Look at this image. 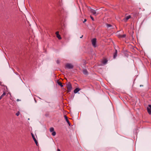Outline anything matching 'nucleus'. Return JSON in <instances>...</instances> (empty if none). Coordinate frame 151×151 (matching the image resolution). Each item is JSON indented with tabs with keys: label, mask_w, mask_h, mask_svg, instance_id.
Returning a JSON list of instances; mask_svg holds the SVG:
<instances>
[{
	"label": "nucleus",
	"mask_w": 151,
	"mask_h": 151,
	"mask_svg": "<svg viewBox=\"0 0 151 151\" xmlns=\"http://www.w3.org/2000/svg\"><path fill=\"white\" fill-rule=\"evenodd\" d=\"M67 88L68 89V92H70L72 89V87L71 86V85L70 83L69 82L67 84Z\"/></svg>",
	"instance_id": "obj_1"
},
{
	"label": "nucleus",
	"mask_w": 151,
	"mask_h": 151,
	"mask_svg": "<svg viewBox=\"0 0 151 151\" xmlns=\"http://www.w3.org/2000/svg\"><path fill=\"white\" fill-rule=\"evenodd\" d=\"M96 38H93L91 40L92 44L93 46L95 47H96Z\"/></svg>",
	"instance_id": "obj_2"
},
{
	"label": "nucleus",
	"mask_w": 151,
	"mask_h": 151,
	"mask_svg": "<svg viewBox=\"0 0 151 151\" xmlns=\"http://www.w3.org/2000/svg\"><path fill=\"white\" fill-rule=\"evenodd\" d=\"M90 12L93 14V15L95 16H96L98 14V13H97L96 10H94L92 9H90Z\"/></svg>",
	"instance_id": "obj_3"
},
{
	"label": "nucleus",
	"mask_w": 151,
	"mask_h": 151,
	"mask_svg": "<svg viewBox=\"0 0 151 151\" xmlns=\"http://www.w3.org/2000/svg\"><path fill=\"white\" fill-rule=\"evenodd\" d=\"M65 67L68 69H72L73 68V65L70 63H67L65 65Z\"/></svg>",
	"instance_id": "obj_4"
},
{
	"label": "nucleus",
	"mask_w": 151,
	"mask_h": 151,
	"mask_svg": "<svg viewBox=\"0 0 151 151\" xmlns=\"http://www.w3.org/2000/svg\"><path fill=\"white\" fill-rule=\"evenodd\" d=\"M131 18V16L130 15H128L124 17L123 20V21L125 22H127V20Z\"/></svg>",
	"instance_id": "obj_5"
},
{
	"label": "nucleus",
	"mask_w": 151,
	"mask_h": 151,
	"mask_svg": "<svg viewBox=\"0 0 151 151\" xmlns=\"http://www.w3.org/2000/svg\"><path fill=\"white\" fill-rule=\"evenodd\" d=\"M147 110L148 112L150 114H151V105H149L147 107Z\"/></svg>",
	"instance_id": "obj_6"
},
{
	"label": "nucleus",
	"mask_w": 151,
	"mask_h": 151,
	"mask_svg": "<svg viewBox=\"0 0 151 151\" xmlns=\"http://www.w3.org/2000/svg\"><path fill=\"white\" fill-rule=\"evenodd\" d=\"M132 14H133V15L134 17H137L139 15V12L136 11L134 12Z\"/></svg>",
	"instance_id": "obj_7"
},
{
	"label": "nucleus",
	"mask_w": 151,
	"mask_h": 151,
	"mask_svg": "<svg viewBox=\"0 0 151 151\" xmlns=\"http://www.w3.org/2000/svg\"><path fill=\"white\" fill-rule=\"evenodd\" d=\"M55 34L56 35L57 37L59 40H60L61 39V37L60 36V35L59 34V32L58 31H57L56 32Z\"/></svg>",
	"instance_id": "obj_8"
},
{
	"label": "nucleus",
	"mask_w": 151,
	"mask_h": 151,
	"mask_svg": "<svg viewBox=\"0 0 151 151\" xmlns=\"http://www.w3.org/2000/svg\"><path fill=\"white\" fill-rule=\"evenodd\" d=\"M64 117H65V120H66V121L67 122V123H68V124L69 126H70V123L69 120H68V117L66 115H65L64 116Z\"/></svg>",
	"instance_id": "obj_9"
},
{
	"label": "nucleus",
	"mask_w": 151,
	"mask_h": 151,
	"mask_svg": "<svg viewBox=\"0 0 151 151\" xmlns=\"http://www.w3.org/2000/svg\"><path fill=\"white\" fill-rule=\"evenodd\" d=\"M80 89L79 88H76L74 90V93H76L78 92L80 90Z\"/></svg>",
	"instance_id": "obj_10"
},
{
	"label": "nucleus",
	"mask_w": 151,
	"mask_h": 151,
	"mask_svg": "<svg viewBox=\"0 0 151 151\" xmlns=\"http://www.w3.org/2000/svg\"><path fill=\"white\" fill-rule=\"evenodd\" d=\"M32 137L35 143H36V144L37 145V143H38L37 141L35 138L34 137V136L33 135V134H32Z\"/></svg>",
	"instance_id": "obj_11"
},
{
	"label": "nucleus",
	"mask_w": 151,
	"mask_h": 151,
	"mask_svg": "<svg viewBox=\"0 0 151 151\" xmlns=\"http://www.w3.org/2000/svg\"><path fill=\"white\" fill-rule=\"evenodd\" d=\"M83 73L85 75H87L88 73V72L86 69H84L83 71Z\"/></svg>",
	"instance_id": "obj_12"
},
{
	"label": "nucleus",
	"mask_w": 151,
	"mask_h": 151,
	"mask_svg": "<svg viewBox=\"0 0 151 151\" xmlns=\"http://www.w3.org/2000/svg\"><path fill=\"white\" fill-rule=\"evenodd\" d=\"M107 62V60L106 59H104L103 61V63L104 64H105Z\"/></svg>",
	"instance_id": "obj_13"
},
{
	"label": "nucleus",
	"mask_w": 151,
	"mask_h": 151,
	"mask_svg": "<svg viewBox=\"0 0 151 151\" xmlns=\"http://www.w3.org/2000/svg\"><path fill=\"white\" fill-rule=\"evenodd\" d=\"M117 51L116 50H115V52L114 54V58H115L117 56Z\"/></svg>",
	"instance_id": "obj_14"
},
{
	"label": "nucleus",
	"mask_w": 151,
	"mask_h": 151,
	"mask_svg": "<svg viewBox=\"0 0 151 151\" xmlns=\"http://www.w3.org/2000/svg\"><path fill=\"white\" fill-rule=\"evenodd\" d=\"M57 83L58 84V85H59V86H60L61 87H62L63 86V85L62 83L61 82H60L59 81H58Z\"/></svg>",
	"instance_id": "obj_15"
},
{
	"label": "nucleus",
	"mask_w": 151,
	"mask_h": 151,
	"mask_svg": "<svg viewBox=\"0 0 151 151\" xmlns=\"http://www.w3.org/2000/svg\"><path fill=\"white\" fill-rule=\"evenodd\" d=\"M50 130L51 132H53V131H54V129L53 127H51L50 128Z\"/></svg>",
	"instance_id": "obj_16"
},
{
	"label": "nucleus",
	"mask_w": 151,
	"mask_h": 151,
	"mask_svg": "<svg viewBox=\"0 0 151 151\" xmlns=\"http://www.w3.org/2000/svg\"><path fill=\"white\" fill-rule=\"evenodd\" d=\"M5 95H6V93L5 92H4L3 93V94L0 96V97L1 99L2 98V97H3V96H5Z\"/></svg>",
	"instance_id": "obj_17"
},
{
	"label": "nucleus",
	"mask_w": 151,
	"mask_h": 151,
	"mask_svg": "<svg viewBox=\"0 0 151 151\" xmlns=\"http://www.w3.org/2000/svg\"><path fill=\"white\" fill-rule=\"evenodd\" d=\"M56 134V133L55 131H53V132H52V135L53 136H55V135Z\"/></svg>",
	"instance_id": "obj_18"
},
{
	"label": "nucleus",
	"mask_w": 151,
	"mask_h": 151,
	"mask_svg": "<svg viewBox=\"0 0 151 151\" xmlns=\"http://www.w3.org/2000/svg\"><path fill=\"white\" fill-rule=\"evenodd\" d=\"M125 36H126V35L125 34H124L123 35H121L120 36V37H122V38H123V37H124Z\"/></svg>",
	"instance_id": "obj_19"
},
{
	"label": "nucleus",
	"mask_w": 151,
	"mask_h": 151,
	"mask_svg": "<svg viewBox=\"0 0 151 151\" xmlns=\"http://www.w3.org/2000/svg\"><path fill=\"white\" fill-rule=\"evenodd\" d=\"M107 26L108 28H109V27H111V25L110 24H107Z\"/></svg>",
	"instance_id": "obj_20"
},
{
	"label": "nucleus",
	"mask_w": 151,
	"mask_h": 151,
	"mask_svg": "<svg viewBox=\"0 0 151 151\" xmlns=\"http://www.w3.org/2000/svg\"><path fill=\"white\" fill-rule=\"evenodd\" d=\"M19 115V112H18L16 114V115L18 116Z\"/></svg>",
	"instance_id": "obj_21"
},
{
	"label": "nucleus",
	"mask_w": 151,
	"mask_h": 151,
	"mask_svg": "<svg viewBox=\"0 0 151 151\" xmlns=\"http://www.w3.org/2000/svg\"><path fill=\"white\" fill-rule=\"evenodd\" d=\"M90 17L93 21L94 20V18L92 16H90Z\"/></svg>",
	"instance_id": "obj_22"
},
{
	"label": "nucleus",
	"mask_w": 151,
	"mask_h": 151,
	"mask_svg": "<svg viewBox=\"0 0 151 151\" xmlns=\"http://www.w3.org/2000/svg\"><path fill=\"white\" fill-rule=\"evenodd\" d=\"M56 63H57L59 64L60 63V61L58 60H57L56 61Z\"/></svg>",
	"instance_id": "obj_23"
},
{
	"label": "nucleus",
	"mask_w": 151,
	"mask_h": 151,
	"mask_svg": "<svg viewBox=\"0 0 151 151\" xmlns=\"http://www.w3.org/2000/svg\"><path fill=\"white\" fill-rule=\"evenodd\" d=\"M86 20H87V19H84V21L83 22V23L85 22H86Z\"/></svg>",
	"instance_id": "obj_24"
},
{
	"label": "nucleus",
	"mask_w": 151,
	"mask_h": 151,
	"mask_svg": "<svg viewBox=\"0 0 151 151\" xmlns=\"http://www.w3.org/2000/svg\"><path fill=\"white\" fill-rule=\"evenodd\" d=\"M57 151H60V150L59 149H58L57 150Z\"/></svg>",
	"instance_id": "obj_25"
},
{
	"label": "nucleus",
	"mask_w": 151,
	"mask_h": 151,
	"mask_svg": "<svg viewBox=\"0 0 151 151\" xmlns=\"http://www.w3.org/2000/svg\"><path fill=\"white\" fill-rule=\"evenodd\" d=\"M83 37V35H82L81 37H80V38H82Z\"/></svg>",
	"instance_id": "obj_26"
},
{
	"label": "nucleus",
	"mask_w": 151,
	"mask_h": 151,
	"mask_svg": "<svg viewBox=\"0 0 151 151\" xmlns=\"http://www.w3.org/2000/svg\"><path fill=\"white\" fill-rule=\"evenodd\" d=\"M142 86V85H140V87H141V86Z\"/></svg>",
	"instance_id": "obj_27"
},
{
	"label": "nucleus",
	"mask_w": 151,
	"mask_h": 151,
	"mask_svg": "<svg viewBox=\"0 0 151 151\" xmlns=\"http://www.w3.org/2000/svg\"><path fill=\"white\" fill-rule=\"evenodd\" d=\"M1 99V98L0 97V100Z\"/></svg>",
	"instance_id": "obj_28"
}]
</instances>
